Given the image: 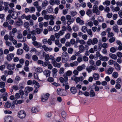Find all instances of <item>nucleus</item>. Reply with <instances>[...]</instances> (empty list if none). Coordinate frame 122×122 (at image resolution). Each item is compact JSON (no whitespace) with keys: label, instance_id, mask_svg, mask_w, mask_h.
Here are the masks:
<instances>
[{"label":"nucleus","instance_id":"1","mask_svg":"<svg viewBox=\"0 0 122 122\" xmlns=\"http://www.w3.org/2000/svg\"><path fill=\"white\" fill-rule=\"evenodd\" d=\"M57 94L61 96H66L67 95V91L64 89L58 88L57 90Z\"/></svg>","mask_w":122,"mask_h":122},{"label":"nucleus","instance_id":"2","mask_svg":"<svg viewBox=\"0 0 122 122\" xmlns=\"http://www.w3.org/2000/svg\"><path fill=\"white\" fill-rule=\"evenodd\" d=\"M62 59V62L65 63L68 60L69 55L66 52H63L62 53L61 56Z\"/></svg>","mask_w":122,"mask_h":122},{"label":"nucleus","instance_id":"3","mask_svg":"<svg viewBox=\"0 0 122 122\" xmlns=\"http://www.w3.org/2000/svg\"><path fill=\"white\" fill-rule=\"evenodd\" d=\"M17 37L20 42H24L26 40V38L23 36L22 34L20 32L18 33Z\"/></svg>","mask_w":122,"mask_h":122},{"label":"nucleus","instance_id":"4","mask_svg":"<svg viewBox=\"0 0 122 122\" xmlns=\"http://www.w3.org/2000/svg\"><path fill=\"white\" fill-rule=\"evenodd\" d=\"M92 11L93 13H96L97 15L100 14V12L98 10V7L97 5H94L93 7Z\"/></svg>","mask_w":122,"mask_h":122},{"label":"nucleus","instance_id":"5","mask_svg":"<svg viewBox=\"0 0 122 122\" xmlns=\"http://www.w3.org/2000/svg\"><path fill=\"white\" fill-rule=\"evenodd\" d=\"M25 113L23 110L19 111L18 113V116L20 118L22 119L25 118Z\"/></svg>","mask_w":122,"mask_h":122},{"label":"nucleus","instance_id":"6","mask_svg":"<svg viewBox=\"0 0 122 122\" xmlns=\"http://www.w3.org/2000/svg\"><path fill=\"white\" fill-rule=\"evenodd\" d=\"M20 14V12H16L15 11H14L12 15V17L14 19H16L17 18L18 15Z\"/></svg>","mask_w":122,"mask_h":122},{"label":"nucleus","instance_id":"7","mask_svg":"<svg viewBox=\"0 0 122 122\" xmlns=\"http://www.w3.org/2000/svg\"><path fill=\"white\" fill-rule=\"evenodd\" d=\"M49 3L50 5H52L55 4L58 5L60 4V1L59 0H51L49 1Z\"/></svg>","mask_w":122,"mask_h":122},{"label":"nucleus","instance_id":"8","mask_svg":"<svg viewBox=\"0 0 122 122\" xmlns=\"http://www.w3.org/2000/svg\"><path fill=\"white\" fill-rule=\"evenodd\" d=\"M13 119L12 117L10 116H7L4 118V122H12Z\"/></svg>","mask_w":122,"mask_h":122},{"label":"nucleus","instance_id":"9","mask_svg":"<svg viewBox=\"0 0 122 122\" xmlns=\"http://www.w3.org/2000/svg\"><path fill=\"white\" fill-rule=\"evenodd\" d=\"M44 18L46 20H48L49 19L50 20H54L55 18V17H54V15H46L44 16Z\"/></svg>","mask_w":122,"mask_h":122},{"label":"nucleus","instance_id":"10","mask_svg":"<svg viewBox=\"0 0 122 122\" xmlns=\"http://www.w3.org/2000/svg\"><path fill=\"white\" fill-rule=\"evenodd\" d=\"M50 96L49 93H46L41 98V101L43 102L46 101L48 98Z\"/></svg>","mask_w":122,"mask_h":122},{"label":"nucleus","instance_id":"11","mask_svg":"<svg viewBox=\"0 0 122 122\" xmlns=\"http://www.w3.org/2000/svg\"><path fill=\"white\" fill-rule=\"evenodd\" d=\"M51 63L53 66L55 67H57L58 68H60L61 66V63H58L56 61H52Z\"/></svg>","mask_w":122,"mask_h":122},{"label":"nucleus","instance_id":"12","mask_svg":"<svg viewBox=\"0 0 122 122\" xmlns=\"http://www.w3.org/2000/svg\"><path fill=\"white\" fill-rule=\"evenodd\" d=\"M79 51L78 52V54H80L84 51L85 48L84 46L82 45H80L79 47Z\"/></svg>","mask_w":122,"mask_h":122},{"label":"nucleus","instance_id":"13","mask_svg":"<svg viewBox=\"0 0 122 122\" xmlns=\"http://www.w3.org/2000/svg\"><path fill=\"white\" fill-rule=\"evenodd\" d=\"M76 21L77 23H79L81 25H83L84 23V21L81 20L79 17H78L76 18Z\"/></svg>","mask_w":122,"mask_h":122},{"label":"nucleus","instance_id":"14","mask_svg":"<svg viewBox=\"0 0 122 122\" xmlns=\"http://www.w3.org/2000/svg\"><path fill=\"white\" fill-rule=\"evenodd\" d=\"M42 56L43 57L45 58V59L46 61H48L49 60V56L48 54L43 52V53Z\"/></svg>","mask_w":122,"mask_h":122},{"label":"nucleus","instance_id":"15","mask_svg":"<svg viewBox=\"0 0 122 122\" xmlns=\"http://www.w3.org/2000/svg\"><path fill=\"white\" fill-rule=\"evenodd\" d=\"M112 29L113 31L116 33H118L119 32L118 27L117 25H114L112 27Z\"/></svg>","mask_w":122,"mask_h":122},{"label":"nucleus","instance_id":"16","mask_svg":"<svg viewBox=\"0 0 122 122\" xmlns=\"http://www.w3.org/2000/svg\"><path fill=\"white\" fill-rule=\"evenodd\" d=\"M14 55L13 54L10 53L7 55L6 59L7 60L9 61H11L13 58Z\"/></svg>","mask_w":122,"mask_h":122},{"label":"nucleus","instance_id":"17","mask_svg":"<svg viewBox=\"0 0 122 122\" xmlns=\"http://www.w3.org/2000/svg\"><path fill=\"white\" fill-rule=\"evenodd\" d=\"M42 48L44 49V50L45 51H51L52 50V48H49L48 47L46 46L45 45H43L42 46Z\"/></svg>","mask_w":122,"mask_h":122},{"label":"nucleus","instance_id":"18","mask_svg":"<svg viewBox=\"0 0 122 122\" xmlns=\"http://www.w3.org/2000/svg\"><path fill=\"white\" fill-rule=\"evenodd\" d=\"M33 88L31 87L27 86L26 87L25 89V92L26 93H28L32 91Z\"/></svg>","mask_w":122,"mask_h":122},{"label":"nucleus","instance_id":"19","mask_svg":"<svg viewBox=\"0 0 122 122\" xmlns=\"http://www.w3.org/2000/svg\"><path fill=\"white\" fill-rule=\"evenodd\" d=\"M83 76H81L79 77H75L74 79V80L76 82H78L80 81H83Z\"/></svg>","mask_w":122,"mask_h":122},{"label":"nucleus","instance_id":"20","mask_svg":"<svg viewBox=\"0 0 122 122\" xmlns=\"http://www.w3.org/2000/svg\"><path fill=\"white\" fill-rule=\"evenodd\" d=\"M15 66V65L13 64H8L7 66V68L9 70H12L14 69Z\"/></svg>","mask_w":122,"mask_h":122},{"label":"nucleus","instance_id":"21","mask_svg":"<svg viewBox=\"0 0 122 122\" xmlns=\"http://www.w3.org/2000/svg\"><path fill=\"white\" fill-rule=\"evenodd\" d=\"M43 73L47 77H48L50 76L51 71L49 70H46L44 71Z\"/></svg>","mask_w":122,"mask_h":122},{"label":"nucleus","instance_id":"22","mask_svg":"<svg viewBox=\"0 0 122 122\" xmlns=\"http://www.w3.org/2000/svg\"><path fill=\"white\" fill-rule=\"evenodd\" d=\"M85 65L84 64H83L81 66H78L77 67V69L78 71H81L83 69H85Z\"/></svg>","mask_w":122,"mask_h":122},{"label":"nucleus","instance_id":"23","mask_svg":"<svg viewBox=\"0 0 122 122\" xmlns=\"http://www.w3.org/2000/svg\"><path fill=\"white\" fill-rule=\"evenodd\" d=\"M9 34V40L10 41H12L14 39V37L15 34L11 32H10Z\"/></svg>","mask_w":122,"mask_h":122},{"label":"nucleus","instance_id":"24","mask_svg":"<svg viewBox=\"0 0 122 122\" xmlns=\"http://www.w3.org/2000/svg\"><path fill=\"white\" fill-rule=\"evenodd\" d=\"M93 76L94 79L95 80H98L100 77L99 75L97 73H94Z\"/></svg>","mask_w":122,"mask_h":122},{"label":"nucleus","instance_id":"25","mask_svg":"<svg viewBox=\"0 0 122 122\" xmlns=\"http://www.w3.org/2000/svg\"><path fill=\"white\" fill-rule=\"evenodd\" d=\"M99 59L103 61H107L108 60L109 58L106 56H101L99 58Z\"/></svg>","mask_w":122,"mask_h":122},{"label":"nucleus","instance_id":"26","mask_svg":"<svg viewBox=\"0 0 122 122\" xmlns=\"http://www.w3.org/2000/svg\"><path fill=\"white\" fill-rule=\"evenodd\" d=\"M71 92L73 94H75L77 91L76 88L75 87H72L70 88Z\"/></svg>","mask_w":122,"mask_h":122},{"label":"nucleus","instance_id":"27","mask_svg":"<svg viewBox=\"0 0 122 122\" xmlns=\"http://www.w3.org/2000/svg\"><path fill=\"white\" fill-rule=\"evenodd\" d=\"M14 101L16 105L20 104L23 103L24 101L23 100H20L18 101L17 99H15Z\"/></svg>","mask_w":122,"mask_h":122},{"label":"nucleus","instance_id":"28","mask_svg":"<svg viewBox=\"0 0 122 122\" xmlns=\"http://www.w3.org/2000/svg\"><path fill=\"white\" fill-rule=\"evenodd\" d=\"M109 56L110 57L115 60H116L117 58V56L116 55L114 54H112V53L109 54Z\"/></svg>","mask_w":122,"mask_h":122},{"label":"nucleus","instance_id":"29","mask_svg":"<svg viewBox=\"0 0 122 122\" xmlns=\"http://www.w3.org/2000/svg\"><path fill=\"white\" fill-rule=\"evenodd\" d=\"M24 27L27 28V30L28 31H29L30 30V28L29 27V25L28 23L27 22H25L24 23Z\"/></svg>","mask_w":122,"mask_h":122},{"label":"nucleus","instance_id":"30","mask_svg":"<svg viewBox=\"0 0 122 122\" xmlns=\"http://www.w3.org/2000/svg\"><path fill=\"white\" fill-rule=\"evenodd\" d=\"M48 2L46 0H45L42 3L41 6L43 7H45L48 4Z\"/></svg>","mask_w":122,"mask_h":122},{"label":"nucleus","instance_id":"31","mask_svg":"<svg viewBox=\"0 0 122 122\" xmlns=\"http://www.w3.org/2000/svg\"><path fill=\"white\" fill-rule=\"evenodd\" d=\"M114 66L116 69L117 71H120L121 69V67L120 65L117 63L114 64Z\"/></svg>","mask_w":122,"mask_h":122},{"label":"nucleus","instance_id":"32","mask_svg":"<svg viewBox=\"0 0 122 122\" xmlns=\"http://www.w3.org/2000/svg\"><path fill=\"white\" fill-rule=\"evenodd\" d=\"M23 49L26 51H28L29 50V46L25 43H24V46L23 47Z\"/></svg>","mask_w":122,"mask_h":122},{"label":"nucleus","instance_id":"33","mask_svg":"<svg viewBox=\"0 0 122 122\" xmlns=\"http://www.w3.org/2000/svg\"><path fill=\"white\" fill-rule=\"evenodd\" d=\"M90 97H93L95 96V93L94 91L92 90H91L89 92Z\"/></svg>","mask_w":122,"mask_h":122},{"label":"nucleus","instance_id":"34","mask_svg":"<svg viewBox=\"0 0 122 122\" xmlns=\"http://www.w3.org/2000/svg\"><path fill=\"white\" fill-rule=\"evenodd\" d=\"M47 10V12L49 13H51L53 11L52 7L50 5L48 6Z\"/></svg>","mask_w":122,"mask_h":122},{"label":"nucleus","instance_id":"35","mask_svg":"<svg viewBox=\"0 0 122 122\" xmlns=\"http://www.w3.org/2000/svg\"><path fill=\"white\" fill-rule=\"evenodd\" d=\"M87 28L86 26H82L81 30L83 32L86 33L87 32Z\"/></svg>","mask_w":122,"mask_h":122},{"label":"nucleus","instance_id":"36","mask_svg":"<svg viewBox=\"0 0 122 122\" xmlns=\"http://www.w3.org/2000/svg\"><path fill=\"white\" fill-rule=\"evenodd\" d=\"M31 111L33 113L36 112L38 111V109L37 107H33L32 108Z\"/></svg>","mask_w":122,"mask_h":122},{"label":"nucleus","instance_id":"37","mask_svg":"<svg viewBox=\"0 0 122 122\" xmlns=\"http://www.w3.org/2000/svg\"><path fill=\"white\" fill-rule=\"evenodd\" d=\"M113 70L114 68L112 67L109 68L107 71V73L108 74H112L113 72Z\"/></svg>","mask_w":122,"mask_h":122},{"label":"nucleus","instance_id":"38","mask_svg":"<svg viewBox=\"0 0 122 122\" xmlns=\"http://www.w3.org/2000/svg\"><path fill=\"white\" fill-rule=\"evenodd\" d=\"M11 106V104L10 102L9 101H8L6 102L5 105V107L7 108H10Z\"/></svg>","mask_w":122,"mask_h":122},{"label":"nucleus","instance_id":"39","mask_svg":"<svg viewBox=\"0 0 122 122\" xmlns=\"http://www.w3.org/2000/svg\"><path fill=\"white\" fill-rule=\"evenodd\" d=\"M52 71L53 76H55L56 75V73L58 71L57 69L55 68H54L52 69Z\"/></svg>","mask_w":122,"mask_h":122},{"label":"nucleus","instance_id":"40","mask_svg":"<svg viewBox=\"0 0 122 122\" xmlns=\"http://www.w3.org/2000/svg\"><path fill=\"white\" fill-rule=\"evenodd\" d=\"M36 71L38 73H40L42 72L43 70L40 67H38L36 68L35 69Z\"/></svg>","mask_w":122,"mask_h":122},{"label":"nucleus","instance_id":"41","mask_svg":"<svg viewBox=\"0 0 122 122\" xmlns=\"http://www.w3.org/2000/svg\"><path fill=\"white\" fill-rule=\"evenodd\" d=\"M92 40V44L93 45H94L97 43L98 40L96 38H94Z\"/></svg>","mask_w":122,"mask_h":122},{"label":"nucleus","instance_id":"42","mask_svg":"<svg viewBox=\"0 0 122 122\" xmlns=\"http://www.w3.org/2000/svg\"><path fill=\"white\" fill-rule=\"evenodd\" d=\"M65 69L63 67H61L59 71V73L60 74H62L64 73Z\"/></svg>","mask_w":122,"mask_h":122},{"label":"nucleus","instance_id":"43","mask_svg":"<svg viewBox=\"0 0 122 122\" xmlns=\"http://www.w3.org/2000/svg\"><path fill=\"white\" fill-rule=\"evenodd\" d=\"M23 50L22 49H18L17 54L18 55H21L23 52Z\"/></svg>","mask_w":122,"mask_h":122},{"label":"nucleus","instance_id":"44","mask_svg":"<svg viewBox=\"0 0 122 122\" xmlns=\"http://www.w3.org/2000/svg\"><path fill=\"white\" fill-rule=\"evenodd\" d=\"M103 4L104 5H105L107 6H108L110 4V1L106 0L103 3Z\"/></svg>","mask_w":122,"mask_h":122},{"label":"nucleus","instance_id":"45","mask_svg":"<svg viewBox=\"0 0 122 122\" xmlns=\"http://www.w3.org/2000/svg\"><path fill=\"white\" fill-rule=\"evenodd\" d=\"M78 64V63L77 61H75L74 62L70 63L71 66V67H73L76 66H77Z\"/></svg>","mask_w":122,"mask_h":122},{"label":"nucleus","instance_id":"46","mask_svg":"<svg viewBox=\"0 0 122 122\" xmlns=\"http://www.w3.org/2000/svg\"><path fill=\"white\" fill-rule=\"evenodd\" d=\"M30 12V13H33L35 11V9L33 7H29Z\"/></svg>","mask_w":122,"mask_h":122},{"label":"nucleus","instance_id":"47","mask_svg":"<svg viewBox=\"0 0 122 122\" xmlns=\"http://www.w3.org/2000/svg\"><path fill=\"white\" fill-rule=\"evenodd\" d=\"M87 34L90 35L91 37H92V32L91 29H89L87 30Z\"/></svg>","mask_w":122,"mask_h":122},{"label":"nucleus","instance_id":"48","mask_svg":"<svg viewBox=\"0 0 122 122\" xmlns=\"http://www.w3.org/2000/svg\"><path fill=\"white\" fill-rule=\"evenodd\" d=\"M92 70L97 71L98 69V67L97 66L91 65L90 66Z\"/></svg>","mask_w":122,"mask_h":122},{"label":"nucleus","instance_id":"49","mask_svg":"<svg viewBox=\"0 0 122 122\" xmlns=\"http://www.w3.org/2000/svg\"><path fill=\"white\" fill-rule=\"evenodd\" d=\"M63 76L65 78V82L66 84H67L68 83L67 82L68 80V77L67 75L66 74H64L63 75Z\"/></svg>","mask_w":122,"mask_h":122},{"label":"nucleus","instance_id":"50","mask_svg":"<svg viewBox=\"0 0 122 122\" xmlns=\"http://www.w3.org/2000/svg\"><path fill=\"white\" fill-rule=\"evenodd\" d=\"M60 26L57 25L55 26L53 28V29L54 31H57L60 29Z\"/></svg>","mask_w":122,"mask_h":122},{"label":"nucleus","instance_id":"51","mask_svg":"<svg viewBox=\"0 0 122 122\" xmlns=\"http://www.w3.org/2000/svg\"><path fill=\"white\" fill-rule=\"evenodd\" d=\"M5 83L4 82L1 81L0 82V86L1 88H4L5 86Z\"/></svg>","mask_w":122,"mask_h":122},{"label":"nucleus","instance_id":"52","mask_svg":"<svg viewBox=\"0 0 122 122\" xmlns=\"http://www.w3.org/2000/svg\"><path fill=\"white\" fill-rule=\"evenodd\" d=\"M79 27L77 25H75L73 27L72 29L73 30L75 31H78L79 29Z\"/></svg>","mask_w":122,"mask_h":122},{"label":"nucleus","instance_id":"53","mask_svg":"<svg viewBox=\"0 0 122 122\" xmlns=\"http://www.w3.org/2000/svg\"><path fill=\"white\" fill-rule=\"evenodd\" d=\"M118 75V74L117 72H114L112 74L113 77L114 78H116L117 77Z\"/></svg>","mask_w":122,"mask_h":122},{"label":"nucleus","instance_id":"54","mask_svg":"<svg viewBox=\"0 0 122 122\" xmlns=\"http://www.w3.org/2000/svg\"><path fill=\"white\" fill-rule=\"evenodd\" d=\"M29 31V33H30L31 35L33 36H35L36 35V32L35 30H33L32 31Z\"/></svg>","mask_w":122,"mask_h":122},{"label":"nucleus","instance_id":"55","mask_svg":"<svg viewBox=\"0 0 122 122\" xmlns=\"http://www.w3.org/2000/svg\"><path fill=\"white\" fill-rule=\"evenodd\" d=\"M104 11L107 13L109 12L110 11L109 8L107 6H105L104 8Z\"/></svg>","mask_w":122,"mask_h":122},{"label":"nucleus","instance_id":"56","mask_svg":"<svg viewBox=\"0 0 122 122\" xmlns=\"http://www.w3.org/2000/svg\"><path fill=\"white\" fill-rule=\"evenodd\" d=\"M73 51V49L71 48H69L68 49V52L70 54H71L72 53Z\"/></svg>","mask_w":122,"mask_h":122},{"label":"nucleus","instance_id":"57","mask_svg":"<svg viewBox=\"0 0 122 122\" xmlns=\"http://www.w3.org/2000/svg\"><path fill=\"white\" fill-rule=\"evenodd\" d=\"M116 49L114 47H112L110 49V51L112 53H114L116 51Z\"/></svg>","mask_w":122,"mask_h":122},{"label":"nucleus","instance_id":"58","mask_svg":"<svg viewBox=\"0 0 122 122\" xmlns=\"http://www.w3.org/2000/svg\"><path fill=\"white\" fill-rule=\"evenodd\" d=\"M92 14L91 10L90 9H88L86 12V14L89 16H90V15Z\"/></svg>","mask_w":122,"mask_h":122},{"label":"nucleus","instance_id":"59","mask_svg":"<svg viewBox=\"0 0 122 122\" xmlns=\"http://www.w3.org/2000/svg\"><path fill=\"white\" fill-rule=\"evenodd\" d=\"M41 31V30L39 28H37L36 29V33L38 34H40Z\"/></svg>","mask_w":122,"mask_h":122},{"label":"nucleus","instance_id":"60","mask_svg":"<svg viewBox=\"0 0 122 122\" xmlns=\"http://www.w3.org/2000/svg\"><path fill=\"white\" fill-rule=\"evenodd\" d=\"M101 64V62L100 60H97L96 62V65L97 66H99Z\"/></svg>","mask_w":122,"mask_h":122},{"label":"nucleus","instance_id":"61","mask_svg":"<svg viewBox=\"0 0 122 122\" xmlns=\"http://www.w3.org/2000/svg\"><path fill=\"white\" fill-rule=\"evenodd\" d=\"M117 24L118 25H122V20L120 19L117 21Z\"/></svg>","mask_w":122,"mask_h":122},{"label":"nucleus","instance_id":"62","mask_svg":"<svg viewBox=\"0 0 122 122\" xmlns=\"http://www.w3.org/2000/svg\"><path fill=\"white\" fill-rule=\"evenodd\" d=\"M61 114L62 117L64 118H65L66 116V112L65 111H63L62 112Z\"/></svg>","mask_w":122,"mask_h":122},{"label":"nucleus","instance_id":"63","mask_svg":"<svg viewBox=\"0 0 122 122\" xmlns=\"http://www.w3.org/2000/svg\"><path fill=\"white\" fill-rule=\"evenodd\" d=\"M70 13L71 15L74 16L76 14L77 12L76 11H71L70 12Z\"/></svg>","mask_w":122,"mask_h":122},{"label":"nucleus","instance_id":"64","mask_svg":"<svg viewBox=\"0 0 122 122\" xmlns=\"http://www.w3.org/2000/svg\"><path fill=\"white\" fill-rule=\"evenodd\" d=\"M117 56L119 58H121L122 57V53L120 52H119L117 53Z\"/></svg>","mask_w":122,"mask_h":122}]
</instances>
